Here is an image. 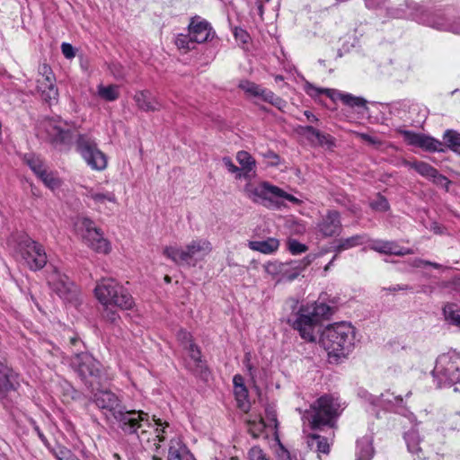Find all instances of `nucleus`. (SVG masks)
Segmentation results:
<instances>
[{"instance_id":"nucleus-42","label":"nucleus","mask_w":460,"mask_h":460,"mask_svg":"<svg viewBox=\"0 0 460 460\" xmlns=\"http://www.w3.org/2000/svg\"><path fill=\"white\" fill-rule=\"evenodd\" d=\"M98 94L101 98L108 102H113L119 98V88L117 85H108L98 87Z\"/></svg>"},{"instance_id":"nucleus-41","label":"nucleus","mask_w":460,"mask_h":460,"mask_svg":"<svg viewBox=\"0 0 460 460\" xmlns=\"http://www.w3.org/2000/svg\"><path fill=\"white\" fill-rule=\"evenodd\" d=\"M455 304L447 303L443 307L445 319L450 323L460 327V311L456 310Z\"/></svg>"},{"instance_id":"nucleus-3","label":"nucleus","mask_w":460,"mask_h":460,"mask_svg":"<svg viewBox=\"0 0 460 460\" xmlns=\"http://www.w3.org/2000/svg\"><path fill=\"white\" fill-rule=\"evenodd\" d=\"M332 309L326 304H315L312 307H301L298 312L288 319V323L298 332L300 337L307 341H316L318 327L323 319L329 317Z\"/></svg>"},{"instance_id":"nucleus-52","label":"nucleus","mask_w":460,"mask_h":460,"mask_svg":"<svg viewBox=\"0 0 460 460\" xmlns=\"http://www.w3.org/2000/svg\"><path fill=\"white\" fill-rule=\"evenodd\" d=\"M313 144L331 149L335 146V139L331 135L323 134L320 131L319 136L315 138L314 143Z\"/></svg>"},{"instance_id":"nucleus-29","label":"nucleus","mask_w":460,"mask_h":460,"mask_svg":"<svg viewBox=\"0 0 460 460\" xmlns=\"http://www.w3.org/2000/svg\"><path fill=\"white\" fill-rule=\"evenodd\" d=\"M367 235L365 234H355L350 237L339 239L336 242V244L333 246V251L336 253H340L343 251L367 243Z\"/></svg>"},{"instance_id":"nucleus-35","label":"nucleus","mask_w":460,"mask_h":460,"mask_svg":"<svg viewBox=\"0 0 460 460\" xmlns=\"http://www.w3.org/2000/svg\"><path fill=\"white\" fill-rule=\"evenodd\" d=\"M305 89L306 93L309 94L310 96L315 97L322 93H325L327 96H329L333 101H336L338 99L342 101V96L345 95L344 93H341L338 90L321 89V88H317V87L314 86L313 84H311L309 83H306Z\"/></svg>"},{"instance_id":"nucleus-18","label":"nucleus","mask_w":460,"mask_h":460,"mask_svg":"<svg viewBox=\"0 0 460 460\" xmlns=\"http://www.w3.org/2000/svg\"><path fill=\"white\" fill-rule=\"evenodd\" d=\"M400 133L403 137V140L410 146L428 152H444L443 143L430 136L411 130H401Z\"/></svg>"},{"instance_id":"nucleus-9","label":"nucleus","mask_w":460,"mask_h":460,"mask_svg":"<svg viewBox=\"0 0 460 460\" xmlns=\"http://www.w3.org/2000/svg\"><path fill=\"white\" fill-rule=\"evenodd\" d=\"M432 376L438 387L460 383V357L449 353L440 355L437 358Z\"/></svg>"},{"instance_id":"nucleus-20","label":"nucleus","mask_w":460,"mask_h":460,"mask_svg":"<svg viewBox=\"0 0 460 460\" xmlns=\"http://www.w3.org/2000/svg\"><path fill=\"white\" fill-rule=\"evenodd\" d=\"M190 37L198 44L204 43L214 38L215 32L208 22L199 16L192 17L189 24Z\"/></svg>"},{"instance_id":"nucleus-15","label":"nucleus","mask_w":460,"mask_h":460,"mask_svg":"<svg viewBox=\"0 0 460 460\" xmlns=\"http://www.w3.org/2000/svg\"><path fill=\"white\" fill-rule=\"evenodd\" d=\"M80 226L84 229L82 234L84 243L93 251L99 253L107 254L111 252V243L105 239L93 222L89 218H83Z\"/></svg>"},{"instance_id":"nucleus-24","label":"nucleus","mask_w":460,"mask_h":460,"mask_svg":"<svg viewBox=\"0 0 460 460\" xmlns=\"http://www.w3.org/2000/svg\"><path fill=\"white\" fill-rule=\"evenodd\" d=\"M19 385L18 375L0 363V397H4L9 392L17 390Z\"/></svg>"},{"instance_id":"nucleus-21","label":"nucleus","mask_w":460,"mask_h":460,"mask_svg":"<svg viewBox=\"0 0 460 460\" xmlns=\"http://www.w3.org/2000/svg\"><path fill=\"white\" fill-rule=\"evenodd\" d=\"M167 460H196L180 436H174L169 440Z\"/></svg>"},{"instance_id":"nucleus-61","label":"nucleus","mask_w":460,"mask_h":460,"mask_svg":"<svg viewBox=\"0 0 460 460\" xmlns=\"http://www.w3.org/2000/svg\"><path fill=\"white\" fill-rule=\"evenodd\" d=\"M389 0H365L366 7L368 9L383 8Z\"/></svg>"},{"instance_id":"nucleus-56","label":"nucleus","mask_w":460,"mask_h":460,"mask_svg":"<svg viewBox=\"0 0 460 460\" xmlns=\"http://www.w3.org/2000/svg\"><path fill=\"white\" fill-rule=\"evenodd\" d=\"M58 460H79L69 449L65 447H59L54 452Z\"/></svg>"},{"instance_id":"nucleus-55","label":"nucleus","mask_w":460,"mask_h":460,"mask_svg":"<svg viewBox=\"0 0 460 460\" xmlns=\"http://www.w3.org/2000/svg\"><path fill=\"white\" fill-rule=\"evenodd\" d=\"M231 460H238L232 457ZM248 460H270V457L259 447H252L248 452Z\"/></svg>"},{"instance_id":"nucleus-49","label":"nucleus","mask_w":460,"mask_h":460,"mask_svg":"<svg viewBox=\"0 0 460 460\" xmlns=\"http://www.w3.org/2000/svg\"><path fill=\"white\" fill-rule=\"evenodd\" d=\"M341 102L351 108H366L367 106V101L364 98L354 96L351 93H345V95L342 96Z\"/></svg>"},{"instance_id":"nucleus-6","label":"nucleus","mask_w":460,"mask_h":460,"mask_svg":"<svg viewBox=\"0 0 460 460\" xmlns=\"http://www.w3.org/2000/svg\"><path fill=\"white\" fill-rule=\"evenodd\" d=\"M94 293L103 306H117L128 310L134 305L132 296L127 288L114 279H102L97 283Z\"/></svg>"},{"instance_id":"nucleus-58","label":"nucleus","mask_w":460,"mask_h":460,"mask_svg":"<svg viewBox=\"0 0 460 460\" xmlns=\"http://www.w3.org/2000/svg\"><path fill=\"white\" fill-rule=\"evenodd\" d=\"M222 161H223L224 165L226 167V169L230 172L236 173V178L240 179V178L243 177L242 170L239 167H237L236 165H234V164L233 163V161L231 160L230 157H227V156L223 157Z\"/></svg>"},{"instance_id":"nucleus-14","label":"nucleus","mask_w":460,"mask_h":460,"mask_svg":"<svg viewBox=\"0 0 460 460\" xmlns=\"http://www.w3.org/2000/svg\"><path fill=\"white\" fill-rule=\"evenodd\" d=\"M144 414L146 417L148 425L145 428H138V430L135 433L137 435L140 440L146 438V434L148 432H153L155 434V440H157V443H155L154 455L152 456V460H163L161 455L164 453V449L161 447V442L165 440V435L167 434V429L169 428V424L167 422H163L161 420H155V416L150 419L148 413L144 411Z\"/></svg>"},{"instance_id":"nucleus-34","label":"nucleus","mask_w":460,"mask_h":460,"mask_svg":"<svg viewBox=\"0 0 460 460\" xmlns=\"http://www.w3.org/2000/svg\"><path fill=\"white\" fill-rule=\"evenodd\" d=\"M377 400L378 402L376 403L386 410H394L396 407L403 406L402 397L401 395L395 396L394 394H390L389 392L382 394Z\"/></svg>"},{"instance_id":"nucleus-46","label":"nucleus","mask_w":460,"mask_h":460,"mask_svg":"<svg viewBox=\"0 0 460 460\" xmlns=\"http://www.w3.org/2000/svg\"><path fill=\"white\" fill-rule=\"evenodd\" d=\"M39 178L50 190H56L60 187V180L52 172L45 170Z\"/></svg>"},{"instance_id":"nucleus-54","label":"nucleus","mask_w":460,"mask_h":460,"mask_svg":"<svg viewBox=\"0 0 460 460\" xmlns=\"http://www.w3.org/2000/svg\"><path fill=\"white\" fill-rule=\"evenodd\" d=\"M288 249L293 255H297L305 252L308 247L296 239H289L288 241Z\"/></svg>"},{"instance_id":"nucleus-59","label":"nucleus","mask_w":460,"mask_h":460,"mask_svg":"<svg viewBox=\"0 0 460 460\" xmlns=\"http://www.w3.org/2000/svg\"><path fill=\"white\" fill-rule=\"evenodd\" d=\"M177 339L184 347V349L188 348L190 346V343H193L190 333L184 330H180L178 332Z\"/></svg>"},{"instance_id":"nucleus-19","label":"nucleus","mask_w":460,"mask_h":460,"mask_svg":"<svg viewBox=\"0 0 460 460\" xmlns=\"http://www.w3.org/2000/svg\"><path fill=\"white\" fill-rule=\"evenodd\" d=\"M404 164L414 169L421 176L431 180L438 186L445 188L447 190H448L449 184L451 183L450 181L446 176L440 174L438 171L429 164L421 161H405Z\"/></svg>"},{"instance_id":"nucleus-26","label":"nucleus","mask_w":460,"mask_h":460,"mask_svg":"<svg viewBox=\"0 0 460 460\" xmlns=\"http://www.w3.org/2000/svg\"><path fill=\"white\" fill-rule=\"evenodd\" d=\"M134 101L143 111H155L160 110L161 104L155 100L148 91H139L134 95Z\"/></svg>"},{"instance_id":"nucleus-63","label":"nucleus","mask_w":460,"mask_h":460,"mask_svg":"<svg viewBox=\"0 0 460 460\" xmlns=\"http://www.w3.org/2000/svg\"><path fill=\"white\" fill-rule=\"evenodd\" d=\"M264 157L270 160L271 165H277L279 164V156L273 151H268L264 154Z\"/></svg>"},{"instance_id":"nucleus-30","label":"nucleus","mask_w":460,"mask_h":460,"mask_svg":"<svg viewBox=\"0 0 460 460\" xmlns=\"http://www.w3.org/2000/svg\"><path fill=\"white\" fill-rule=\"evenodd\" d=\"M307 447L310 450L317 453L329 454L330 452V444L326 438L317 435L311 434L306 438Z\"/></svg>"},{"instance_id":"nucleus-23","label":"nucleus","mask_w":460,"mask_h":460,"mask_svg":"<svg viewBox=\"0 0 460 460\" xmlns=\"http://www.w3.org/2000/svg\"><path fill=\"white\" fill-rule=\"evenodd\" d=\"M369 248L376 252L383 254L397 256L413 254V251L411 249L400 247L394 241L374 240L370 243Z\"/></svg>"},{"instance_id":"nucleus-12","label":"nucleus","mask_w":460,"mask_h":460,"mask_svg":"<svg viewBox=\"0 0 460 460\" xmlns=\"http://www.w3.org/2000/svg\"><path fill=\"white\" fill-rule=\"evenodd\" d=\"M76 149L93 170L102 171L107 167L106 155L98 148L97 143L91 136L78 135Z\"/></svg>"},{"instance_id":"nucleus-45","label":"nucleus","mask_w":460,"mask_h":460,"mask_svg":"<svg viewBox=\"0 0 460 460\" xmlns=\"http://www.w3.org/2000/svg\"><path fill=\"white\" fill-rule=\"evenodd\" d=\"M358 453L357 460H371L374 455V448L368 440L358 444Z\"/></svg>"},{"instance_id":"nucleus-38","label":"nucleus","mask_w":460,"mask_h":460,"mask_svg":"<svg viewBox=\"0 0 460 460\" xmlns=\"http://www.w3.org/2000/svg\"><path fill=\"white\" fill-rule=\"evenodd\" d=\"M443 139L450 150L460 155V133L447 129L444 133Z\"/></svg>"},{"instance_id":"nucleus-10","label":"nucleus","mask_w":460,"mask_h":460,"mask_svg":"<svg viewBox=\"0 0 460 460\" xmlns=\"http://www.w3.org/2000/svg\"><path fill=\"white\" fill-rule=\"evenodd\" d=\"M46 279L50 289L63 301L74 305H78V288L66 275L62 274L56 267L51 266L47 270Z\"/></svg>"},{"instance_id":"nucleus-62","label":"nucleus","mask_w":460,"mask_h":460,"mask_svg":"<svg viewBox=\"0 0 460 460\" xmlns=\"http://www.w3.org/2000/svg\"><path fill=\"white\" fill-rule=\"evenodd\" d=\"M105 310L103 313V316L110 321L111 323H116L119 319V314L116 311L109 309V306H104Z\"/></svg>"},{"instance_id":"nucleus-47","label":"nucleus","mask_w":460,"mask_h":460,"mask_svg":"<svg viewBox=\"0 0 460 460\" xmlns=\"http://www.w3.org/2000/svg\"><path fill=\"white\" fill-rule=\"evenodd\" d=\"M25 162L38 177L46 170L42 161L37 156L30 155L25 157Z\"/></svg>"},{"instance_id":"nucleus-51","label":"nucleus","mask_w":460,"mask_h":460,"mask_svg":"<svg viewBox=\"0 0 460 460\" xmlns=\"http://www.w3.org/2000/svg\"><path fill=\"white\" fill-rule=\"evenodd\" d=\"M185 349L188 350L189 356L193 360L196 367L202 369L203 362L201 360V352L198 346H196L194 343H190V346Z\"/></svg>"},{"instance_id":"nucleus-13","label":"nucleus","mask_w":460,"mask_h":460,"mask_svg":"<svg viewBox=\"0 0 460 460\" xmlns=\"http://www.w3.org/2000/svg\"><path fill=\"white\" fill-rule=\"evenodd\" d=\"M18 249L31 270H39L47 264L48 260L44 247L31 238H23L19 243Z\"/></svg>"},{"instance_id":"nucleus-37","label":"nucleus","mask_w":460,"mask_h":460,"mask_svg":"<svg viewBox=\"0 0 460 460\" xmlns=\"http://www.w3.org/2000/svg\"><path fill=\"white\" fill-rule=\"evenodd\" d=\"M86 196L97 204H103L106 201L116 203L117 201L116 196L113 192L100 191L93 188L87 189Z\"/></svg>"},{"instance_id":"nucleus-17","label":"nucleus","mask_w":460,"mask_h":460,"mask_svg":"<svg viewBox=\"0 0 460 460\" xmlns=\"http://www.w3.org/2000/svg\"><path fill=\"white\" fill-rule=\"evenodd\" d=\"M315 229L324 238L340 235L342 232L341 214L334 209L328 210L318 220Z\"/></svg>"},{"instance_id":"nucleus-11","label":"nucleus","mask_w":460,"mask_h":460,"mask_svg":"<svg viewBox=\"0 0 460 460\" xmlns=\"http://www.w3.org/2000/svg\"><path fill=\"white\" fill-rule=\"evenodd\" d=\"M45 140L55 149L67 151L73 143V132L62 120L46 119L42 123Z\"/></svg>"},{"instance_id":"nucleus-25","label":"nucleus","mask_w":460,"mask_h":460,"mask_svg":"<svg viewBox=\"0 0 460 460\" xmlns=\"http://www.w3.org/2000/svg\"><path fill=\"white\" fill-rule=\"evenodd\" d=\"M408 451L415 459H425V454L420 447L421 438L417 429H411L404 435Z\"/></svg>"},{"instance_id":"nucleus-33","label":"nucleus","mask_w":460,"mask_h":460,"mask_svg":"<svg viewBox=\"0 0 460 460\" xmlns=\"http://www.w3.org/2000/svg\"><path fill=\"white\" fill-rule=\"evenodd\" d=\"M236 160L242 166V172L243 178H250L251 172H253L255 168V160L253 157L246 151H240L236 155Z\"/></svg>"},{"instance_id":"nucleus-22","label":"nucleus","mask_w":460,"mask_h":460,"mask_svg":"<svg viewBox=\"0 0 460 460\" xmlns=\"http://www.w3.org/2000/svg\"><path fill=\"white\" fill-rule=\"evenodd\" d=\"M212 250L210 242L206 239H197L191 241L185 248L186 264H191L193 260L197 261L208 255Z\"/></svg>"},{"instance_id":"nucleus-43","label":"nucleus","mask_w":460,"mask_h":460,"mask_svg":"<svg viewBox=\"0 0 460 460\" xmlns=\"http://www.w3.org/2000/svg\"><path fill=\"white\" fill-rule=\"evenodd\" d=\"M264 411L267 419L266 424H270L271 430L274 431V435H277L279 422L277 420L276 405L274 403L267 404Z\"/></svg>"},{"instance_id":"nucleus-5","label":"nucleus","mask_w":460,"mask_h":460,"mask_svg":"<svg viewBox=\"0 0 460 460\" xmlns=\"http://www.w3.org/2000/svg\"><path fill=\"white\" fill-rule=\"evenodd\" d=\"M342 410L338 398L331 394H324L311 405L310 410L305 412L303 418L310 423L313 429L324 426L332 428Z\"/></svg>"},{"instance_id":"nucleus-50","label":"nucleus","mask_w":460,"mask_h":460,"mask_svg":"<svg viewBox=\"0 0 460 460\" xmlns=\"http://www.w3.org/2000/svg\"><path fill=\"white\" fill-rule=\"evenodd\" d=\"M238 87L242 89L248 96L255 97L258 94L261 85L249 80H243L239 83Z\"/></svg>"},{"instance_id":"nucleus-8","label":"nucleus","mask_w":460,"mask_h":460,"mask_svg":"<svg viewBox=\"0 0 460 460\" xmlns=\"http://www.w3.org/2000/svg\"><path fill=\"white\" fill-rule=\"evenodd\" d=\"M71 367L89 387L99 383L102 373V364L87 352H74L70 359Z\"/></svg>"},{"instance_id":"nucleus-32","label":"nucleus","mask_w":460,"mask_h":460,"mask_svg":"<svg viewBox=\"0 0 460 460\" xmlns=\"http://www.w3.org/2000/svg\"><path fill=\"white\" fill-rule=\"evenodd\" d=\"M289 264L279 262V261H269L263 265L265 271L273 277L281 276V279H287L289 273Z\"/></svg>"},{"instance_id":"nucleus-39","label":"nucleus","mask_w":460,"mask_h":460,"mask_svg":"<svg viewBox=\"0 0 460 460\" xmlns=\"http://www.w3.org/2000/svg\"><path fill=\"white\" fill-rule=\"evenodd\" d=\"M163 253L176 264L186 263V258L183 256L186 254L185 249L177 246H165Z\"/></svg>"},{"instance_id":"nucleus-53","label":"nucleus","mask_w":460,"mask_h":460,"mask_svg":"<svg viewBox=\"0 0 460 460\" xmlns=\"http://www.w3.org/2000/svg\"><path fill=\"white\" fill-rule=\"evenodd\" d=\"M298 133L305 136L307 140L313 144L319 136L320 131L312 126H300L298 128Z\"/></svg>"},{"instance_id":"nucleus-48","label":"nucleus","mask_w":460,"mask_h":460,"mask_svg":"<svg viewBox=\"0 0 460 460\" xmlns=\"http://www.w3.org/2000/svg\"><path fill=\"white\" fill-rule=\"evenodd\" d=\"M273 448L277 460H292L289 451L281 444L278 435H275Z\"/></svg>"},{"instance_id":"nucleus-2","label":"nucleus","mask_w":460,"mask_h":460,"mask_svg":"<svg viewBox=\"0 0 460 460\" xmlns=\"http://www.w3.org/2000/svg\"><path fill=\"white\" fill-rule=\"evenodd\" d=\"M320 341L329 358H346L354 349L355 328L346 322L335 323L323 331Z\"/></svg>"},{"instance_id":"nucleus-36","label":"nucleus","mask_w":460,"mask_h":460,"mask_svg":"<svg viewBox=\"0 0 460 460\" xmlns=\"http://www.w3.org/2000/svg\"><path fill=\"white\" fill-rule=\"evenodd\" d=\"M316 258L315 254H308L303 260L299 261H292L290 262V267L293 270V272L290 273L289 276L287 277V280H293L299 276V274L309 266L313 261Z\"/></svg>"},{"instance_id":"nucleus-27","label":"nucleus","mask_w":460,"mask_h":460,"mask_svg":"<svg viewBox=\"0 0 460 460\" xmlns=\"http://www.w3.org/2000/svg\"><path fill=\"white\" fill-rule=\"evenodd\" d=\"M279 239L269 237L262 241H249L247 245L252 251L263 254H273L279 250Z\"/></svg>"},{"instance_id":"nucleus-64","label":"nucleus","mask_w":460,"mask_h":460,"mask_svg":"<svg viewBox=\"0 0 460 460\" xmlns=\"http://www.w3.org/2000/svg\"><path fill=\"white\" fill-rule=\"evenodd\" d=\"M234 389L241 387H246L244 385L243 377L241 375H235L233 378Z\"/></svg>"},{"instance_id":"nucleus-7","label":"nucleus","mask_w":460,"mask_h":460,"mask_svg":"<svg viewBox=\"0 0 460 460\" xmlns=\"http://www.w3.org/2000/svg\"><path fill=\"white\" fill-rule=\"evenodd\" d=\"M250 198L254 202H259L267 208H278L288 200L294 204H299L301 201L295 196L288 194L282 189L263 181L258 186L250 190Z\"/></svg>"},{"instance_id":"nucleus-40","label":"nucleus","mask_w":460,"mask_h":460,"mask_svg":"<svg viewBox=\"0 0 460 460\" xmlns=\"http://www.w3.org/2000/svg\"><path fill=\"white\" fill-rule=\"evenodd\" d=\"M234 394L238 408L243 411L247 412L251 408L247 388L239 386V388L234 389Z\"/></svg>"},{"instance_id":"nucleus-57","label":"nucleus","mask_w":460,"mask_h":460,"mask_svg":"<svg viewBox=\"0 0 460 460\" xmlns=\"http://www.w3.org/2000/svg\"><path fill=\"white\" fill-rule=\"evenodd\" d=\"M370 207L375 210L384 212L388 210L389 203L385 197L378 195L376 199L370 203Z\"/></svg>"},{"instance_id":"nucleus-1","label":"nucleus","mask_w":460,"mask_h":460,"mask_svg":"<svg viewBox=\"0 0 460 460\" xmlns=\"http://www.w3.org/2000/svg\"><path fill=\"white\" fill-rule=\"evenodd\" d=\"M92 400L98 409L110 413L127 434L136 433L138 428L148 425L143 411L127 410L121 399L109 389H98L93 393Z\"/></svg>"},{"instance_id":"nucleus-31","label":"nucleus","mask_w":460,"mask_h":460,"mask_svg":"<svg viewBox=\"0 0 460 460\" xmlns=\"http://www.w3.org/2000/svg\"><path fill=\"white\" fill-rule=\"evenodd\" d=\"M255 97L260 98L263 102H269L279 111H283L287 106V102L277 96L272 91L260 87L258 94Z\"/></svg>"},{"instance_id":"nucleus-16","label":"nucleus","mask_w":460,"mask_h":460,"mask_svg":"<svg viewBox=\"0 0 460 460\" xmlns=\"http://www.w3.org/2000/svg\"><path fill=\"white\" fill-rule=\"evenodd\" d=\"M37 90L40 93L42 99L49 103L58 100V92L55 85V76L50 66L46 64L40 67V77L37 79Z\"/></svg>"},{"instance_id":"nucleus-28","label":"nucleus","mask_w":460,"mask_h":460,"mask_svg":"<svg viewBox=\"0 0 460 460\" xmlns=\"http://www.w3.org/2000/svg\"><path fill=\"white\" fill-rule=\"evenodd\" d=\"M247 430L254 438H268V429H271L270 424H266V421L261 416L254 419H249L246 421Z\"/></svg>"},{"instance_id":"nucleus-60","label":"nucleus","mask_w":460,"mask_h":460,"mask_svg":"<svg viewBox=\"0 0 460 460\" xmlns=\"http://www.w3.org/2000/svg\"><path fill=\"white\" fill-rule=\"evenodd\" d=\"M62 54L68 59L75 58V51L70 43L63 42L61 45Z\"/></svg>"},{"instance_id":"nucleus-44","label":"nucleus","mask_w":460,"mask_h":460,"mask_svg":"<svg viewBox=\"0 0 460 460\" xmlns=\"http://www.w3.org/2000/svg\"><path fill=\"white\" fill-rule=\"evenodd\" d=\"M175 44L180 49L188 51L194 49L198 43L193 40L192 37H190V33L189 32L188 34H179L176 38Z\"/></svg>"},{"instance_id":"nucleus-4","label":"nucleus","mask_w":460,"mask_h":460,"mask_svg":"<svg viewBox=\"0 0 460 460\" xmlns=\"http://www.w3.org/2000/svg\"><path fill=\"white\" fill-rule=\"evenodd\" d=\"M388 13L394 18H411L439 31L460 34V23H450L442 16L428 13L421 5L411 0L405 1L399 8L388 10Z\"/></svg>"}]
</instances>
